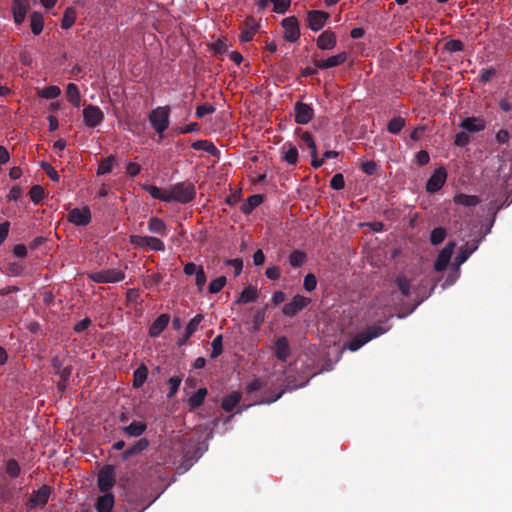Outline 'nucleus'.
<instances>
[{
    "label": "nucleus",
    "mask_w": 512,
    "mask_h": 512,
    "mask_svg": "<svg viewBox=\"0 0 512 512\" xmlns=\"http://www.w3.org/2000/svg\"><path fill=\"white\" fill-rule=\"evenodd\" d=\"M387 319L381 321L377 324H373L367 326L365 330L358 333L355 337H353L346 345L345 348L349 349L352 352L359 350L366 343L375 339L390 330V326L387 324Z\"/></svg>",
    "instance_id": "obj_1"
},
{
    "label": "nucleus",
    "mask_w": 512,
    "mask_h": 512,
    "mask_svg": "<svg viewBox=\"0 0 512 512\" xmlns=\"http://www.w3.org/2000/svg\"><path fill=\"white\" fill-rule=\"evenodd\" d=\"M170 113L171 108L169 105L158 106L152 109L148 115V120L151 127L159 135L163 136V133L168 129L170 124Z\"/></svg>",
    "instance_id": "obj_2"
},
{
    "label": "nucleus",
    "mask_w": 512,
    "mask_h": 512,
    "mask_svg": "<svg viewBox=\"0 0 512 512\" xmlns=\"http://www.w3.org/2000/svg\"><path fill=\"white\" fill-rule=\"evenodd\" d=\"M195 197L196 188L191 182L176 183L169 189L170 202L186 204L193 201Z\"/></svg>",
    "instance_id": "obj_3"
},
{
    "label": "nucleus",
    "mask_w": 512,
    "mask_h": 512,
    "mask_svg": "<svg viewBox=\"0 0 512 512\" xmlns=\"http://www.w3.org/2000/svg\"><path fill=\"white\" fill-rule=\"evenodd\" d=\"M88 278L95 283H117L125 278V273L116 268L96 271L88 274Z\"/></svg>",
    "instance_id": "obj_4"
},
{
    "label": "nucleus",
    "mask_w": 512,
    "mask_h": 512,
    "mask_svg": "<svg viewBox=\"0 0 512 512\" xmlns=\"http://www.w3.org/2000/svg\"><path fill=\"white\" fill-rule=\"evenodd\" d=\"M311 303V299L303 295H295L290 302L282 308V313L287 317H294Z\"/></svg>",
    "instance_id": "obj_5"
},
{
    "label": "nucleus",
    "mask_w": 512,
    "mask_h": 512,
    "mask_svg": "<svg viewBox=\"0 0 512 512\" xmlns=\"http://www.w3.org/2000/svg\"><path fill=\"white\" fill-rule=\"evenodd\" d=\"M67 220L75 226H87L92 220L91 210L88 206L73 208L69 211Z\"/></svg>",
    "instance_id": "obj_6"
},
{
    "label": "nucleus",
    "mask_w": 512,
    "mask_h": 512,
    "mask_svg": "<svg viewBox=\"0 0 512 512\" xmlns=\"http://www.w3.org/2000/svg\"><path fill=\"white\" fill-rule=\"evenodd\" d=\"M281 24L284 28V39L287 42L294 43L300 38L299 22L295 16L284 18Z\"/></svg>",
    "instance_id": "obj_7"
},
{
    "label": "nucleus",
    "mask_w": 512,
    "mask_h": 512,
    "mask_svg": "<svg viewBox=\"0 0 512 512\" xmlns=\"http://www.w3.org/2000/svg\"><path fill=\"white\" fill-rule=\"evenodd\" d=\"M84 123L87 127H97L104 120V113L95 105H88L83 109Z\"/></svg>",
    "instance_id": "obj_8"
},
{
    "label": "nucleus",
    "mask_w": 512,
    "mask_h": 512,
    "mask_svg": "<svg viewBox=\"0 0 512 512\" xmlns=\"http://www.w3.org/2000/svg\"><path fill=\"white\" fill-rule=\"evenodd\" d=\"M114 484V470L111 466H105L98 474V488L101 492L109 493Z\"/></svg>",
    "instance_id": "obj_9"
},
{
    "label": "nucleus",
    "mask_w": 512,
    "mask_h": 512,
    "mask_svg": "<svg viewBox=\"0 0 512 512\" xmlns=\"http://www.w3.org/2000/svg\"><path fill=\"white\" fill-rule=\"evenodd\" d=\"M329 17H330V14L328 12L321 11V10H311L307 14L308 27L312 31L317 32L324 27V25H325L326 21L329 19Z\"/></svg>",
    "instance_id": "obj_10"
},
{
    "label": "nucleus",
    "mask_w": 512,
    "mask_h": 512,
    "mask_svg": "<svg viewBox=\"0 0 512 512\" xmlns=\"http://www.w3.org/2000/svg\"><path fill=\"white\" fill-rule=\"evenodd\" d=\"M447 178V172L445 168L440 167L436 169L433 174L429 177L426 183V190L429 193H435L439 191L445 184Z\"/></svg>",
    "instance_id": "obj_11"
},
{
    "label": "nucleus",
    "mask_w": 512,
    "mask_h": 512,
    "mask_svg": "<svg viewBox=\"0 0 512 512\" xmlns=\"http://www.w3.org/2000/svg\"><path fill=\"white\" fill-rule=\"evenodd\" d=\"M295 122L298 124L305 125L309 123L312 118L314 117V110L311 107V105L303 103V102H296L295 107Z\"/></svg>",
    "instance_id": "obj_12"
},
{
    "label": "nucleus",
    "mask_w": 512,
    "mask_h": 512,
    "mask_svg": "<svg viewBox=\"0 0 512 512\" xmlns=\"http://www.w3.org/2000/svg\"><path fill=\"white\" fill-rule=\"evenodd\" d=\"M454 248H455V243L454 242H449L440 251V253L438 254L437 259H436V261L434 263L435 271L442 272V271H444L447 268V266H448V264H449V262L451 260Z\"/></svg>",
    "instance_id": "obj_13"
},
{
    "label": "nucleus",
    "mask_w": 512,
    "mask_h": 512,
    "mask_svg": "<svg viewBox=\"0 0 512 512\" xmlns=\"http://www.w3.org/2000/svg\"><path fill=\"white\" fill-rule=\"evenodd\" d=\"M348 54L343 51L336 55L330 56L326 60H314V65L319 69H329L333 67H337L347 61Z\"/></svg>",
    "instance_id": "obj_14"
},
{
    "label": "nucleus",
    "mask_w": 512,
    "mask_h": 512,
    "mask_svg": "<svg viewBox=\"0 0 512 512\" xmlns=\"http://www.w3.org/2000/svg\"><path fill=\"white\" fill-rule=\"evenodd\" d=\"M51 495V488L48 485H42L39 489L33 491L29 503L30 507L44 506Z\"/></svg>",
    "instance_id": "obj_15"
},
{
    "label": "nucleus",
    "mask_w": 512,
    "mask_h": 512,
    "mask_svg": "<svg viewBox=\"0 0 512 512\" xmlns=\"http://www.w3.org/2000/svg\"><path fill=\"white\" fill-rule=\"evenodd\" d=\"M28 9L29 0H12V13L16 25L24 22Z\"/></svg>",
    "instance_id": "obj_16"
},
{
    "label": "nucleus",
    "mask_w": 512,
    "mask_h": 512,
    "mask_svg": "<svg viewBox=\"0 0 512 512\" xmlns=\"http://www.w3.org/2000/svg\"><path fill=\"white\" fill-rule=\"evenodd\" d=\"M204 316L202 314L195 315L187 324L185 332L182 337L177 341L179 347L185 345L188 339L197 331L200 323L203 321Z\"/></svg>",
    "instance_id": "obj_17"
},
{
    "label": "nucleus",
    "mask_w": 512,
    "mask_h": 512,
    "mask_svg": "<svg viewBox=\"0 0 512 512\" xmlns=\"http://www.w3.org/2000/svg\"><path fill=\"white\" fill-rule=\"evenodd\" d=\"M275 356L281 362H286L291 354L289 340L286 336L279 337L275 342Z\"/></svg>",
    "instance_id": "obj_18"
},
{
    "label": "nucleus",
    "mask_w": 512,
    "mask_h": 512,
    "mask_svg": "<svg viewBox=\"0 0 512 512\" xmlns=\"http://www.w3.org/2000/svg\"><path fill=\"white\" fill-rule=\"evenodd\" d=\"M336 43V34L331 30L323 31L317 38V47L321 50H332Z\"/></svg>",
    "instance_id": "obj_19"
},
{
    "label": "nucleus",
    "mask_w": 512,
    "mask_h": 512,
    "mask_svg": "<svg viewBox=\"0 0 512 512\" xmlns=\"http://www.w3.org/2000/svg\"><path fill=\"white\" fill-rule=\"evenodd\" d=\"M259 29V24L254 17H247L244 22L240 39L242 42H250Z\"/></svg>",
    "instance_id": "obj_20"
},
{
    "label": "nucleus",
    "mask_w": 512,
    "mask_h": 512,
    "mask_svg": "<svg viewBox=\"0 0 512 512\" xmlns=\"http://www.w3.org/2000/svg\"><path fill=\"white\" fill-rule=\"evenodd\" d=\"M170 316L168 314L159 315L149 327V336L152 338L158 337L168 326Z\"/></svg>",
    "instance_id": "obj_21"
},
{
    "label": "nucleus",
    "mask_w": 512,
    "mask_h": 512,
    "mask_svg": "<svg viewBox=\"0 0 512 512\" xmlns=\"http://www.w3.org/2000/svg\"><path fill=\"white\" fill-rule=\"evenodd\" d=\"M147 229L150 233L165 237L168 234V228L165 222L158 217H150L147 223Z\"/></svg>",
    "instance_id": "obj_22"
},
{
    "label": "nucleus",
    "mask_w": 512,
    "mask_h": 512,
    "mask_svg": "<svg viewBox=\"0 0 512 512\" xmlns=\"http://www.w3.org/2000/svg\"><path fill=\"white\" fill-rule=\"evenodd\" d=\"M149 446V440L147 438H140L131 447L125 450L122 454L123 460H128L133 456H136L146 450Z\"/></svg>",
    "instance_id": "obj_23"
},
{
    "label": "nucleus",
    "mask_w": 512,
    "mask_h": 512,
    "mask_svg": "<svg viewBox=\"0 0 512 512\" xmlns=\"http://www.w3.org/2000/svg\"><path fill=\"white\" fill-rule=\"evenodd\" d=\"M123 433L129 437H139L147 430V424L143 421H133L121 428Z\"/></svg>",
    "instance_id": "obj_24"
},
{
    "label": "nucleus",
    "mask_w": 512,
    "mask_h": 512,
    "mask_svg": "<svg viewBox=\"0 0 512 512\" xmlns=\"http://www.w3.org/2000/svg\"><path fill=\"white\" fill-rule=\"evenodd\" d=\"M460 127L468 132L475 133L485 129V122L479 118L467 117L461 122Z\"/></svg>",
    "instance_id": "obj_25"
},
{
    "label": "nucleus",
    "mask_w": 512,
    "mask_h": 512,
    "mask_svg": "<svg viewBox=\"0 0 512 512\" xmlns=\"http://www.w3.org/2000/svg\"><path fill=\"white\" fill-rule=\"evenodd\" d=\"M51 366L54 370V373L60 378L70 377L72 374V366H64L63 360L58 356L52 358Z\"/></svg>",
    "instance_id": "obj_26"
},
{
    "label": "nucleus",
    "mask_w": 512,
    "mask_h": 512,
    "mask_svg": "<svg viewBox=\"0 0 512 512\" xmlns=\"http://www.w3.org/2000/svg\"><path fill=\"white\" fill-rule=\"evenodd\" d=\"M114 506V496L111 493H105L97 498L95 508L97 512H111Z\"/></svg>",
    "instance_id": "obj_27"
},
{
    "label": "nucleus",
    "mask_w": 512,
    "mask_h": 512,
    "mask_svg": "<svg viewBox=\"0 0 512 512\" xmlns=\"http://www.w3.org/2000/svg\"><path fill=\"white\" fill-rule=\"evenodd\" d=\"M208 394V390L206 388H199L193 395H191L188 399L189 410H195L201 407L205 401V398Z\"/></svg>",
    "instance_id": "obj_28"
},
{
    "label": "nucleus",
    "mask_w": 512,
    "mask_h": 512,
    "mask_svg": "<svg viewBox=\"0 0 512 512\" xmlns=\"http://www.w3.org/2000/svg\"><path fill=\"white\" fill-rule=\"evenodd\" d=\"M241 400L240 392L234 391L226 395L221 403V407L225 412H232Z\"/></svg>",
    "instance_id": "obj_29"
},
{
    "label": "nucleus",
    "mask_w": 512,
    "mask_h": 512,
    "mask_svg": "<svg viewBox=\"0 0 512 512\" xmlns=\"http://www.w3.org/2000/svg\"><path fill=\"white\" fill-rule=\"evenodd\" d=\"M148 377V368L144 363H141L133 372V387L141 388L146 382Z\"/></svg>",
    "instance_id": "obj_30"
},
{
    "label": "nucleus",
    "mask_w": 512,
    "mask_h": 512,
    "mask_svg": "<svg viewBox=\"0 0 512 512\" xmlns=\"http://www.w3.org/2000/svg\"><path fill=\"white\" fill-rule=\"evenodd\" d=\"M258 299V291L256 287L248 286L243 289L238 299L235 301L236 304L242 305L249 302H254Z\"/></svg>",
    "instance_id": "obj_31"
},
{
    "label": "nucleus",
    "mask_w": 512,
    "mask_h": 512,
    "mask_svg": "<svg viewBox=\"0 0 512 512\" xmlns=\"http://www.w3.org/2000/svg\"><path fill=\"white\" fill-rule=\"evenodd\" d=\"M144 190L147 191L150 196L154 199L170 203L169 190H162L155 185L146 184L143 186Z\"/></svg>",
    "instance_id": "obj_32"
},
{
    "label": "nucleus",
    "mask_w": 512,
    "mask_h": 512,
    "mask_svg": "<svg viewBox=\"0 0 512 512\" xmlns=\"http://www.w3.org/2000/svg\"><path fill=\"white\" fill-rule=\"evenodd\" d=\"M263 202V196L260 194H254L247 198L241 207L242 213L248 215L253 212Z\"/></svg>",
    "instance_id": "obj_33"
},
{
    "label": "nucleus",
    "mask_w": 512,
    "mask_h": 512,
    "mask_svg": "<svg viewBox=\"0 0 512 512\" xmlns=\"http://www.w3.org/2000/svg\"><path fill=\"white\" fill-rule=\"evenodd\" d=\"M191 147L194 150L206 151L212 156H217L219 154V150L217 149V147L211 141L208 140H197L192 143Z\"/></svg>",
    "instance_id": "obj_34"
},
{
    "label": "nucleus",
    "mask_w": 512,
    "mask_h": 512,
    "mask_svg": "<svg viewBox=\"0 0 512 512\" xmlns=\"http://www.w3.org/2000/svg\"><path fill=\"white\" fill-rule=\"evenodd\" d=\"M67 100L75 107H79L81 103V96L79 88L74 83H69L66 88Z\"/></svg>",
    "instance_id": "obj_35"
},
{
    "label": "nucleus",
    "mask_w": 512,
    "mask_h": 512,
    "mask_svg": "<svg viewBox=\"0 0 512 512\" xmlns=\"http://www.w3.org/2000/svg\"><path fill=\"white\" fill-rule=\"evenodd\" d=\"M283 156L282 159L290 165H295L298 161V150L296 146L292 144L284 145L282 147Z\"/></svg>",
    "instance_id": "obj_36"
},
{
    "label": "nucleus",
    "mask_w": 512,
    "mask_h": 512,
    "mask_svg": "<svg viewBox=\"0 0 512 512\" xmlns=\"http://www.w3.org/2000/svg\"><path fill=\"white\" fill-rule=\"evenodd\" d=\"M30 27L34 35H39L44 27V18L40 12L34 11L30 15Z\"/></svg>",
    "instance_id": "obj_37"
},
{
    "label": "nucleus",
    "mask_w": 512,
    "mask_h": 512,
    "mask_svg": "<svg viewBox=\"0 0 512 512\" xmlns=\"http://www.w3.org/2000/svg\"><path fill=\"white\" fill-rule=\"evenodd\" d=\"M395 283L397 285V288L404 297L410 296L411 280L405 274H399L395 279Z\"/></svg>",
    "instance_id": "obj_38"
},
{
    "label": "nucleus",
    "mask_w": 512,
    "mask_h": 512,
    "mask_svg": "<svg viewBox=\"0 0 512 512\" xmlns=\"http://www.w3.org/2000/svg\"><path fill=\"white\" fill-rule=\"evenodd\" d=\"M477 248V241H473L472 243L467 242L464 246H462L457 255V261L459 262V264L464 263Z\"/></svg>",
    "instance_id": "obj_39"
},
{
    "label": "nucleus",
    "mask_w": 512,
    "mask_h": 512,
    "mask_svg": "<svg viewBox=\"0 0 512 512\" xmlns=\"http://www.w3.org/2000/svg\"><path fill=\"white\" fill-rule=\"evenodd\" d=\"M299 146L301 148H308L310 150V155L317 154V147L315 141L313 139L312 134L308 131H305L301 134Z\"/></svg>",
    "instance_id": "obj_40"
},
{
    "label": "nucleus",
    "mask_w": 512,
    "mask_h": 512,
    "mask_svg": "<svg viewBox=\"0 0 512 512\" xmlns=\"http://www.w3.org/2000/svg\"><path fill=\"white\" fill-rule=\"evenodd\" d=\"M116 158L114 155H110L106 158H102L98 163L97 175H105L112 171L115 164Z\"/></svg>",
    "instance_id": "obj_41"
},
{
    "label": "nucleus",
    "mask_w": 512,
    "mask_h": 512,
    "mask_svg": "<svg viewBox=\"0 0 512 512\" xmlns=\"http://www.w3.org/2000/svg\"><path fill=\"white\" fill-rule=\"evenodd\" d=\"M454 202L457 205L465 206V207H472L476 206L479 203V199L475 195H466V194H457L454 197Z\"/></svg>",
    "instance_id": "obj_42"
},
{
    "label": "nucleus",
    "mask_w": 512,
    "mask_h": 512,
    "mask_svg": "<svg viewBox=\"0 0 512 512\" xmlns=\"http://www.w3.org/2000/svg\"><path fill=\"white\" fill-rule=\"evenodd\" d=\"M307 260V255L305 252L300 250H294L289 255V264L293 268L301 267Z\"/></svg>",
    "instance_id": "obj_43"
},
{
    "label": "nucleus",
    "mask_w": 512,
    "mask_h": 512,
    "mask_svg": "<svg viewBox=\"0 0 512 512\" xmlns=\"http://www.w3.org/2000/svg\"><path fill=\"white\" fill-rule=\"evenodd\" d=\"M76 16L75 9L73 7H68L63 14L61 28L65 30L71 28L76 21Z\"/></svg>",
    "instance_id": "obj_44"
},
{
    "label": "nucleus",
    "mask_w": 512,
    "mask_h": 512,
    "mask_svg": "<svg viewBox=\"0 0 512 512\" xmlns=\"http://www.w3.org/2000/svg\"><path fill=\"white\" fill-rule=\"evenodd\" d=\"M405 126V119L402 117H394L392 118L387 125V130L391 134H398Z\"/></svg>",
    "instance_id": "obj_45"
},
{
    "label": "nucleus",
    "mask_w": 512,
    "mask_h": 512,
    "mask_svg": "<svg viewBox=\"0 0 512 512\" xmlns=\"http://www.w3.org/2000/svg\"><path fill=\"white\" fill-rule=\"evenodd\" d=\"M446 237V230L442 227H436L431 231L430 242L432 245L437 246L441 244Z\"/></svg>",
    "instance_id": "obj_46"
},
{
    "label": "nucleus",
    "mask_w": 512,
    "mask_h": 512,
    "mask_svg": "<svg viewBox=\"0 0 512 512\" xmlns=\"http://www.w3.org/2000/svg\"><path fill=\"white\" fill-rule=\"evenodd\" d=\"M226 283H227V279L225 276H219V277L213 279L208 286L209 293L216 294V293L220 292L224 288Z\"/></svg>",
    "instance_id": "obj_47"
},
{
    "label": "nucleus",
    "mask_w": 512,
    "mask_h": 512,
    "mask_svg": "<svg viewBox=\"0 0 512 512\" xmlns=\"http://www.w3.org/2000/svg\"><path fill=\"white\" fill-rule=\"evenodd\" d=\"M29 195H30L31 200L35 204H39L45 197V190L40 185H34L31 187V189L29 191Z\"/></svg>",
    "instance_id": "obj_48"
},
{
    "label": "nucleus",
    "mask_w": 512,
    "mask_h": 512,
    "mask_svg": "<svg viewBox=\"0 0 512 512\" xmlns=\"http://www.w3.org/2000/svg\"><path fill=\"white\" fill-rule=\"evenodd\" d=\"M6 473H7L11 478H17V477H19V475H20V473H21V468H20L19 463H18L15 459H9V460L6 462Z\"/></svg>",
    "instance_id": "obj_49"
},
{
    "label": "nucleus",
    "mask_w": 512,
    "mask_h": 512,
    "mask_svg": "<svg viewBox=\"0 0 512 512\" xmlns=\"http://www.w3.org/2000/svg\"><path fill=\"white\" fill-rule=\"evenodd\" d=\"M39 94L45 99H55L61 94V90L58 86L51 85L43 88Z\"/></svg>",
    "instance_id": "obj_50"
},
{
    "label": "nucleus",
    "mask_w": 512,
    "mask_h": 512,
    "mask_svg": "<svg viewBox=\"0 0 512 512\" xmlns=\"http://www.w3.org/2000/svg\"><path fill=\"white\" fill-rule=\"evenodd\" d=\"M266 308H267V306L262 309H258L254 313V315H253L254 330H259L261 328V326L264 324L265 318H266Z\"/></svg>",
    "instance_id": "obj_51"
},
{
    "label": "nucleus",
    "mask_w": 512,
    "mask_h": 512,
    "mask_svg": "<svg viewBox=\"0 0 512 512\" xmlns=\"http://www.w3.org/2000/svg\"><path fill=\"white\" fill-rule=\"evenodd\" d=\"M147 249L155 251V252H163L165 250V244L164 242L153 236H149L148 243H147Z\"/></svg>",
    "instance_id": "obj_52"
},
{
    "label": "nucleus",
    "mask_w": 512,
    "mask_h": 512,
    "mask_svg": "<svg viewBox=\"0 0 512 512\" xmlns=\"http://www.w3.org/2000/svg\"><path fill=\"white\" fill-rule=\"evenodd\" d=\"M181 382H182L181 376H173V377L169 378V380H168L169 392L167 394L168 398H172L175 396V394L177 393V391L179 389Z\"/></svg>",
    "instance_id": "obj_53"
},
{
    "label": "nucleus",
    "mask_w": 512,
    "mask_h": 512,
    "mask_svg": "<svg viewBox=\"0 0 512 512\" xmlns=\"http://www.w3.org/2000/svg\"><path fill=\"white\" fill-rule=\"evenodd\" d=\"M222 340H223L222 335H218L213 339V341L211 343V345H212L211 358L215 359L222 354V352H223Z\"/></svg>",
    "instance_id": "obj_54"
},
{
    "label": "nucleus",
    "mask_w": 512,
    "mask_h": 512,
    "mask_svg": "<svg viewBox=\"0 0 512 512\" xmlns=\"http://www.w3.org/2000/svg\"><path fill=\"white\" fill-rule=\"evenodd\" d=\"M273 11L278 14H284L291 5V0H271Z\"/></svg>",
    "instance_id": "obj_55"
},
{
    "label": "nucleus",
    "mask_w": 512,
    "mask_h": 512,
    "mask_svg": "<svg viewBox=\"0 0 512 512\" xmlns=\"http://www.w3.org/2000/svg\"><path fill=\"white\" fill-rule=\"evenodd\" d=\"M464 49V43L459 39H452L446 42L445 50L450 53L460 52Z\"/></svg>",
    "instance_id": "obj_56"
},
{
    "label": "nucleus",
    "mask_w": 512,
    "mask_h": 512,
    "mask_svg": "<svg viewBox=\"0 0 512 512\" xmlns=\"http://www.w3.org/2000/svg\"><path fill=\"white\" fill-rule=\"evenodd\" d=\"M215 112V107L211 104L205 103L197 106L196 108V117L198 119H202L206 115L212 114Z\"/></svg>",
    "instance_id": "obj_57"
},
{
    "label": "nucleus",
    "mask_w": 512,
    "mask_h": 512,
    "mask_svg": "<svg viewBox=\"0 0 512 512\" xmlns=\"http://www.w3.org/2000/svg\"><path fill=\"white\" fill-rule=\"evenodd\" d=\"M345 186L344 176L341 173L335 174L330 180V187L334 190H341Z\"/></svg>",
    "instance_id": "obj_58"
},
{
    "label": "nucleus",
    "mask_w": 512,
    "mask_h": 512,
    "mask_svg": "<svg viewBox=\"0 0 512 512\" xmlns=\"http://www.w3.org/2000/svg\"><path fill=\"white\" fill-rule=\"evenodd\" d=\"M303 286H304V289L308 292L315 290V288L317 286V279L313 273H308L304 277Z\"/></svg>",
    "instance_id": "obj_59"
},
{
    "label": "nucleus",
    "mask_w": 512,
    "mask_h": 512,
    "mask_svg": "<svg viewBox=\"0 0 512 512\" xmlns=\"http://www.w3.org/2000/svg\"><path fill=\"white\" fill-rule=\"evenodd\" d=\"M206 274L202 266H199L197 273L195 274V284L199 291H202L206 284Z\"/></svg>",
    "instance_id": "obj_60"
},
{
    "label": "nucleus",
    "mask_w": 512,
    "mask_h": 512,
    "mask_svg": "<svg viewBox=\"0 0 512 512\" xmlns=\"http://www.w3.org/2000/svg\"><path fill=\"white\" fill-rule=\"evenodd\" d=\"M148 238L149 236L131 235L130 243L134 246L147 249Z\"/></svg>",
    "instance_id": "obj_61"
},
{
    "label": "nucleus",
    "mask_w": 512,
    "mask_h": 512,
    "mask_svg": "<svg viewBox=\"0 0 512 512\" xmlns=\"http://www.w3.org/2000/svg\"><path fill=\"white\" fill-rule=\"evenodd\" d=\"M361 170L367 175H374L378 170V165L375 161H365L361 165Z\"/></svg>",
    "instance_id": "obj_62"
},
{
    "label": "nucleus",
    "mask_w": 512,
    "mask_h": 512,
    "mask_svg": "<svg viewBox=\"0 0 512 512\" xmlns=\"http://www.w3.org/2000/svg\"><path fill=\"white\" fill-rule=\"evenodd\" d=\"M470 142V136L464 132H458L455 135L454 144L458 147H464Z\"/></svg>",
    "instance_id": "obj_63"
},
{
    "label": "nucleus",
    "mask_w": 512,
    "mask_h": 512,
    "mask_svg": "<svg viewBox=\"0 0 512 512\" xmlns=\"http://www.w3.org/2000/svg\"><path fill=\"white\" fill-rule=\"evenodd\" d=\"M211 49L216 55L225 53L228 49L226 40L218 39L211 45Z\"/></svg>",
    "instance_id": "obj_64"
}]
</instances>
